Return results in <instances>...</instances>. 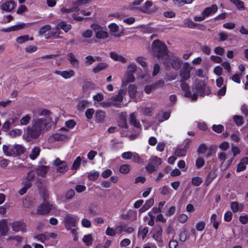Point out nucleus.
<instances>
[{
    "instance_id": "57",
    "label": "nucleus",
    "mask_w": 248,
    "mask_h": 248,
    "mask_svg": "<svg viewBox=\"0 0 248 248\" xmlns=\"http://www.w3.org/2000/svg\"><path fill=\"white\" fill-rule=\"evenodd\" d=\"M156 90L153 84L152 85H146L145 86L144 90L145 93L149 94H150L153 91Z\"/></svg>"
},
{
    "instance_id": "47",
    "label": "nucleus",
    "mask_w": 248,
    "mask_h": 248,
    "mask_svg": "<svg viewBox=\"0 0 248 248\" xmlns=\"http://www.w3.org/2000/svg\"><path fill=\"white\" fill-rule=\"evenodd\" d=\"M35 177V174L34 173L33 171L31 170L30 171L26 176V181L25 182H30V184H31V182L34 179Z\"/></svg>"
},
{
    "instance_id": "62",
    "label": "nucleus",
    "mask_w": 248,
    "mask_h": 248,
    "mask_svg": "<svg viewBox=\"0 0 248 248\" xmlns=\"http://www.w3.org/2000/svg\"><path fill=\"white\" fill-rule=\"evenodd\" d=\"M22 131L19 129L12 130L10 132V135L12 137H15L21 134Z\"/></svg>"
},
{
    "instance_id": "43",
    "label": "nucleus",
    "mask_w": 248,
    "mask_h": 248,
    "mask_svg": "<svg viewBox=\"0 0 248 248\" xmlns=\"http://www.w3.org/2000/svg\"><path fill=\"white\" fill-rule=\"evenodd\" d=\"M184 24L185 26L190 28H195L197 24L194 23L192 20L189 18H186L185 20Z\"/></svg>"
},
{
    "instance_id": "12",
    "label": "nucleus",
    "mask_w": 248,
    "mask_h": 248,
    "mask_svg": "<svg viewBox=\"0 0 248 248\" xmlns=\"http://www.w3.org/2000/svg\"><path fill=\"white\" fill-rule=\"evenodd\" d=\"M181 87L182 90L185 92V96L186 97L190 98L192 100H196L197 98L196 93H193L192 95L190 93L189 90V86L185 81L181 82Z\"/></svg>"
},
{
    "instance_id": "31",
    "label": "nucleus",
    "mask_w": 248,
    "mask_h": 248,
    "mask_svg": "<svg viewBox=\"0 0 248 248\" xmlns=\"http://www.w3.org/2000/svg\"><path fill=\"white\" fill-rule=\"evenodd\" d=\"M191 142V140L188 139L186 140V143L185 145V146L183 148H178L176 151L175 153L176 154H181V155H183L184 154H186V151L187 150V149L189 148V144Z\"/></svg>"
},
{
    "instance_id": "48",
    "label": "nucleus",
    "mask_w": 248,
    "mask_h": 248,
    "mask_svg": "<svg viewBox=\"0 0 248 248\" xmlns=\"http://www.w3.org/2000/svg\"><path fill=\"white\" fill-rule=\"evenodd\" d=\"M34 237L42 243H44L46 240L48 239V236L46 235V232L39 234L35 236Z\"/></svg>"
},
{
    "instance_id": "53",
    "label": "nucleus",
    "mask_w": 248,
    "mask_h": 248,
    "mask_svg": "<svg viewBox=\"0 0 248 248\" xmlns=\"http://www.w3.org/2000/svg\"><path fill=\"white\" fill-rule=\"evenodd\" d=\"M140 111L144 114L150 116L151 115L152 111L153 110L152 108L142 107L140 108Z\"/></svg>"
},
{
    "instance_id": "1",
    "label": "nucleus",
    "mask_w": 248,
    "mask_h": 248,
    "mask_svg": "<svg viewBox=\"0 0 248 248\" xmlns=\"http://www.w3.org/2000/svg\"><path fill=\"white\" fill-rule=\"evenodd\" d=\"M50 121V112L48 110L39 109L33 111L31 125L25 131L26 139L30 140L38 138Z\"/></svg>"
},
{
    "instance_id": "4",
    "label": "nucleus",
    "mask_w": 248,
    "mask_h": 248,
    "mask_svg": "<svg viewBox=\"0 0 248 248\" xmlns=\"http://www.w3.org/2000/svg\"><path fill=\"white\" fill-rule=\"evenodd\" d=\"M48 194L46 191H44L43 195L44 202L37 207L36 213L38 215H46L49 213L51 209L52 205L50 204L46 201Z\"/></svg>"
},
{
    "instance_id": "45",
    "label": "nucleus",
    "mask_w": 248,
    "mask_h": 248,
    "mask_svg": "<svg viewBox=\"0 0 248 248\" xmlns=\"http://www.w3.org/2000/svg\"><path fill=\"white\" fill-rule=\"evenodd\" d=\"M77 10H78L76 7H73L72 8H66L64 7H62L61 9V12L63 15H67Z\"/></svg>"
},
{
    "instance_id": "27",
    "label": "nucleus",
    "mask_w": 248,
    "mask_h": 248,
    "mask_svg": "<svg viewBox=\"0 0 248 248\" xmlns=\"http://www.w3.org/2000/svg\"><path fill=\"white\" fill-rule=\"evenodd\" d=\"M205 84L203 82H200L198 84H197L195 86V89L196 90L197 96H203L204 95V91L205 89Z\"/></svg>"
},
{
    "instance_id": "35",
    "label": "nucleus",
    "mask_w": 248,
    "mask_h": 248,
    "mask_svg": "<svg viewBox=\"0 0 248 248\" xmlns=\"http://www.w3.org/2000/svg\"><path fill=\"white\" fill-rule=\"evenodd\" d=\"M130 123L131 124L133 125L136 127H140V122L137 121L136 120V115L135 113H132L130 116Z\"/></svg>"
},
{
    "instance_id": "54",
    "label": "nucleus",
    "mask_w": 248,
    "mask_h": 248,
    "mask_svg": "<svg viewBox=\"0 0 248 248\" xmlns=\"http://www.w3.org/2000/svg\"><path fill=\"white\" fill-rule=\"evenodd\" d=\"M207 149V146L204 143L201 144L199 146L197 152L199 154H203L205 153Z\"/></svg>"
},
{
    "instance_id": "2",
    "label": "nucleus",
    "mask_w": 248,
    "mask_h": 248,
    "mask_svg": "<svg viewBox=\"0 0 248 248\" xmlns=\"http://www.w3.org/2000/svg\"><path fill=\"white\" fill-rule=\"evenodd\" d=\"M152 49L154 54L158 58L164 56L168 57L166 55L167 48L166 45L158 40L153 42Z\"/></svg>"
},
{
    "instance_id": "50",
    "label": "nucleus",
    "mask_w": 248,
    "mask_h": 248,
    "mask_svg": "<svg viewBox=\"0 0 248 248\" xmlns=\"http://www.w3.org/2000/svg\"><path fill=\"white\" fill-rule=\"evenodd\" d=\"M11 31H16L21 30L23 28L27 27V26L24 23H21L10 27Z\"/></svg>"
},
{
    "instance_id": "63",
    "label": "nucleus",
    "mask_w": 248,
    "mask_h": 248,
    "mask_svg": "<svg viewBox=\"0 0 248 248\" xmlns=\"http://www.w3.org/2000/svg\"><path fill=\"white\" fill-rule=\"evenodd\" d=\"M29 40V36H21L17 38L16 41L19 44H22Z\"/></svg>"
},
{
    "instance_id": "42",
    "label": "nucleus",
    "mask_w": 248,
    "mask_h": 248,
    "mask_svg": "<svg viewBox=\"0 0 248 248\" xmlns=\"http://www.w3.org/2000/svg\"><path fill=\"white\" fill-rule=\"evenodd\" d=\"M215 173L213 172H210L208 174L205 181V185L206 186H208L215 179Z\"/></svg>"
},
{
    "instance_id": "61",
    "label": "nucleus",
    "mask_w": 248,
    "mask_h": 248,
    "mask_svg": "<svg viewBox=\"0 0 248 248\" xmlns=\"http://www.w3.org/2000/svg\"><path fill=\"white\" fill-rule=\"evenodd\" d=\"M93 34V31L90 29H88L83 32L82 35V36L85 38H91Z\"/></svg>"
},
{
    "instance_id": "58",
    "label": "nucleus",
    "mask_w": 248,
    "mask_h": 248,
    "mask_svg": "<svg viewBox=\"0 0 248 248\" xmlns=\"http://www.w3.org/2000/svg\"><path fill=\"white\" fill-rule=\"evenodd\" d=\"M81 158L78 156L75 161L74 162L73 166H72V170H77L80 166L81 162Z\"/></svg>"
},
{
    "instance_id": "8",
    "label": "nucleus",
    "mask_w": 248,
    "mask_h": 248,
    "mask_svg": "<svg viewBox=\"0 0 248 248\" xmlns=\"http://www.w3.org/2000/svg\"><path fill=\"white\" fill-rule=\"evenodd\" d=\"M78 218L77 217L72 215L70 214H67L64 218V223L66 229L67 230H70L72 227H74L76 226V223L78 221Z\"/></svg>"
},
{
    "instance_id": "59",
    "label": "nucleus",
    "mask_w": 248,
    "mask_h": 248,
    "mask_svg": "<svg viewBox=\"0 0 248 248\" xmlns=\"http://www.w3.org/2000/svg\"><path fill=\"white\" fill-rule=\"evenodd\" d=\"M84 62L86 65H91L94 62V57L91 55H88L85 57Z\"/></svg>"
},
{
    "instance_id": "26",
    "label": "nucleus",
    "mask_w": 248,
    "mask_h": 248,
    "mask_svg": "<svg viewBox=\"0 0 248 248\" xmlns=\"http://www.w3.org/2000/svg\"><path fill=\"white\" fill-rule=\"evenodd\" d=\"M231 208L234 213L241 212L243 209V205L238 202H233L231 204Z\"/></svg>"
},
{
    "instance_id": "25",
    "label": "nucleus",
    "mask_w": 248,
    "mask_h": 248,
    "mask_svg": "<svg viewBox=\"0 0 248 248\" xmlns=\"http://www.w3.org/2000/svg\"><path fill=\"white\" fill-rule=\"evenodd\" d=\"M248 164V157L246 156L241 159L240 162L238 164L237 171H241L245 170L246 165Z\"/></svg>"
},
{
    "instance_id": "23",
    "label": "nucleus",
    "mask_w": 248,
    "mask_h": 248,
    "mask_svg": "<svg viewBox=\"0 0 248 248\" xmlns=\"http://www.w3.org/2000/svg\"><path fill=\"white\" fill-rule=\"evenodd\" d=\"M3 153L5 155H15L14 145H3L2 146Z\"/></svg>"
},
{
    "instance_id": "52",
    "label": "nucleus",
    "mask_w": 248,
    "mask_h": 248,
    "mask_svg": "<svg viewBox=\"0 0 248 248\" xmlns=\"http://www.w3.org/2000/svg\"><path fill=\"white\" fill-rule=\"evenodd\" d=\"M83 241L87 246L91 245L93 241L91 234L85 235L83 238Z\"/></svg>"
},
{
    "instance_id": "33",
    "label": "nucleus",
    "mask_w": 248,
    "mask_h": 248,
    "mask_svg": "<svg viewBox=\"0 0 248 248\" xmlns=\"http://www.w3.org/2000/svg\"><path fill=\"white\" fill-rule=\"evenodd\" d=\"M138 68V67L136 63L134 62H130L127 65L126 71L128 72L135 74L137 71Z\"/></svg>"
},
{
    "instance_id": "30",
    "label": "nucleus",
    "mask_w": 248,
    "mask_h": 248,
    "mask_svg": "<svg viewBox=\"0 0 248 248\" xmlns=\"http://www.w3.org/2000/svg\"><path fill=\"white\" fill-rule=\"evenodd\" d=\"M15 155L23 154L26 152V148L21 144H15L14 145Z\"/></svg>"
},
{
    "instance_id": "19",
    "label": "nucleus",
    "mask_w": 248,
    "mask_h": 248,
    "mask_svg": "<svg viewBox=\"0 0 248 248\" xmlns=\"http://www.w3.org/2000/svg\"><path fill=\"white\" fill-rule=\"evenodd\" d=\"M9 230L6 219H2L0 221V236H4L7 234Z\"/></svg>"
},
{
    "instance_id": "34",
    "label": "nucleus",
    "mask_w": 248,
    "mask_h": 248,
    "mask_svg": "<svg viewBox=\"0 0 248 248\" xmlns=\"http://www.w3.org/2000/svg\"><path fill=\"white\" fill-rule=\"evenodd\" d=\"M48 170L49 168L46 166L39 167L37 170V173L42 177H45Z\"/></svg>"
},
{
    "instance_id": "17",
    "label": "nucleus",
    "mask_w": 248,
    "mask_h": 248,
    "mask_svg": "<svg viewBox=\"0 0 248 248\" xmlns=\"http://www.w3.org/2000/svg\"><path fill=\"white\" fill-rule=\"evenodd\" d=\"M217 9V6L216 4H213L210 7L205 8L202 15H204L205 17H208L216 13Z\"/></svg>"
},
{
    "instance_id": "28",
    "label": "nucleus",
    "mask_w": 248,
    "mask_h": 248,
    "mask_svg": "<svg viewBox=\"0 0 248 248\" xmlns=\"http://www.w3.org/2000/svg\"><path fill=\"white\" fill-rule=\"evenodd\" d=\"M67 59L70 62V63L74 66H78L79 61L73 53H69L68 54Z\"/></svg>"
},
{
    "instance_id": "49",
    "label": "nucleus",
    "mask_w": 248,
    "mask_h": 248,
    "mask_svg": "<svg viewBox=\"0 0 248 248\" xmlns=\"http://www.w3.org/2000/svg\"><path fill=\"white\" fill-rule=\"evenodd\" d=\"M24 185H25L19 191V193L21 195L24 194L31 186V184H30V182H25Z\"/></svg>"
},
{
    "instance_id": "46",
    "label": "nucleus",
    "mask_w": 248,
    "mask_h": 248,
    "mask_svg": "<svg viewBox=\"0 0 248 248\" xmlns=\"http://www.w3.org/2000/svg\"><path fill=\"white\" fill-rule=\"evenodd\" d=\"M202 183V180L200 177L197 176L192 178L191 184L196 186H198Z\"/></svg>"
},
{
    "instance_id": "11",
    "label": "nucleus",
    "mask_w": 248,
    "mask_h": 248,
    "mask_svg": "<svg viewBox=\"0 0 248 248\" xmlns=\"http://www.w3.org/2000/svg\"><path fill=\"white\" fill-rule=\"evenodd\" d=\"M16 6V3L13 0H2L0 2V8L6 12L12 11Z\"/></svg>"
},
{
    "instance_id": "18",
    "label": "nucleus",
    "mask_w": 248,
    "mask_h": 248,
    "mask_svg": "<svg viewBox=\"0 0 248 248\" xmlns=\"http://www.w3.org/2000/svg\"><path fill=\"white\" fill-rule=\"evenodd\" d=\"M51 29V27L49 25H45L40 28L38 32L40 35H44L46 38H48L50 35L49 32Z\"/></svg>"
},
{
    "instance_id": "6",
    "label": "nucleus",
    "mask_w": 248,
    "mask_h": 248,
    "mask_svg": "<svg viewBox=\"0 0 248 248\" xmlns=\"http://www.w3.org/2000/svg\"><path fill=\"white\" fill-rule=\"evenodd\" d=\"M192 67L190 66L189 63L185 62L182 67L180 73V76L181 78L180 81H185L188 79L190 76V72Z\"/></svg>"
},
{
    "instance_id": "24",
    "label": "nucleus",
    "mask_w": 248,
    "mask_h": 248,
    "mask_svg": "<svg viewBox=\"0 0 248 248\" xmlns=\"http://www.w3.org/2000/svg\"><path fill=\"white\" fill-rule=\"evenodd\" d=\"M111 33L115 36H119L121 33L118 26L115 23H111L108 26Z\"/></svg>"
},
{
    "instance_id": "39",
    "label": "nucleus",
    "mask_w": 248,
    "mask_h": 248,
    "mask_svg": "<svg viewBox=\"0 0 248 248\" xmlns=\"http://www.w3.org/2000/svg\"><path fill=\"white\" fill-rule=\"evenodd\" d=\"M106 114L105 112L100 110L96 111L95 114L96 120L99 122H102Z\"/></svg>"
},
{
    "instance_id": "16",
    "label": "nucleus",
    "mask_w": 248,
    "mask_h": 248,
    "mask_svg": "<svg viewBox=\"0 0 248 248\" xmlns=\"http://www.w3.org/2000/svg\"><path fill=\"white\" fill-rule=\"evenodd\" d=\"M54 164L57 166V170L59 172L63 173L66 171V163L65 161H61L57 158L54 161Z\"/></svg>"
},
{
    "instance_id": "10",
    "label": "nucleus",
    "mask_w": 248,
    "mask_h": 248,
    "mask_svg": "<svg viewBox=\"0 0 248 248\" xmlns=\"http://www.w3.org/2000/svg\"><path fill=\"white\" fill-rule=\"evenodd\" d=\"M135 60L143 68L144 72V74L139 75L138 77L140 78H143L145 77V76L149 73V70L147 67V63L146 62V59L143 57L139 56L136 58Z\"/></svg>"
},
{
    "instance_id": "40",
    "label": "nucleus",
    "mask_w": 248,
    "mask_h": 248,
    "mask_svg": "<svg viewBox=\"0 0 248 248\" xmlns=\"http://www.w3.org/2000/svg\"><path fill=\"white\" fill-rule=\"evenodd\" d=\"M232 2L236 7L239 10L245 9L244 3L240 0H232Z\"/></svg>"
},
{
    "instance_id": "15",
    "label": "nucleus",
    "mask_w": 248,
    "mask_h": 248,
    "mask_svg": "<svg viewBox=\"0 0 248 248\" xmlns=\"http://www.w3.org/2000/svg\"><path fill=\"white\" fill-rule=\"evenodd\" d=\"M153 238L158 242H162V229L160 225H157L154 228Z\"/></svg>"
},
{
    "instance_id": "36",
    "label": "nucleus",
    "mask_w": 248,
    "mask_h": 248,
    "mask_svg": "<svg viewBox=\"0 0 248 248\" xmlns=\"http://www.w3.org/2000/svg\"><path fill=\"white\" fill-rule=\"evenodd\" d=\"M76 124V122L73 120H70L68 121H67L65 123V125L66 127H62L61 130H65L66 131H68V129H71L73 128Z\"/></svg>"
},
{
    "instance_id": "9",
    "label": "nucleus",
    "mask_w": 248,
    "mask_h": 248,
    "mask_svg": "<svg viewBox=\"0 0 248 248\" xmlns=\"http://www.w3.org/2000/svg\"><path fill=\"white\" fill-rule=\"evenodd\" d=\"M164 64L167 67L171 66L173 69L177 70L180 67L181 61L177 57L173 56L171 58H167L164 62Z\"/></svg>"
},
{
    "instance_id": "32",
    "label": "nucleus",
    "mask_w": 248,
    "mask_h": 248,
    "mask_svg": "<svg viewBox=\"0 0 248 248\" xmlns=\"http://www.w3.org/2000/svg\"><path fill=\"white\" fill-rule=\"evenodd\" d=\"M119 125L122 127H127L126 114L122 113L119 117Z\"/></svg>"
},
{
    "instance_id": "5",
    "label": "nucleus",
    "mask_w": 248,
    "mask_h": 248,
    "mask_svg": "<svg viewBox=\"0 0 248 248\" xmlns=\"http://www.w3.org/2000/svg\"><path fill=\"white\" fill-rule=\"evenodd\" d=\"M91 28L95 32V36L98 39L107 38L108 33L104 30L103 28L98 24L94 23L91 25Z\"/></svg>"
},
{
    "instance_id": "22",
    "label": "nucleus",
    "mask_w": 248,
    "mask_h": 248,
    "mask_svg": "<svg viewBox=\"0 0 248 248\" xmlns=\"http://www.w3.org/2000/svg\"><path fill=\"white\" fill-rule=\"evenodd\" d=\"M110 58L115 61H119L122 63H125L127 60L122 55H119L115 52H111L110 53Z\"/></svg>"
},
{
    "instance_id": "14",
    "label": "nucleus",
    "mask_w": 248,
    "mask_h": 248,
    "mask_svg": "<svg viewBox=\"0 0 248 248\" xmlns=\"http://www.w3.org/2000/svg\"><path fill=\"white\" fill-rule=\"evenodd\" d=\"M136 78L134 74L126 71L124 75V78L122 81V85H125V88L127 89V83L129 82H134Z\"/></svg>"
},
{
    "instance_id": "37",
    "label": "nucleus",
    "mask_w": 248,
    "mask_h": 248,
    "mask_svg": "<svg viewBox=\"0 0 248 248\" xmlns=\"http://www.w3.org/2000/svg\"><path fill=\"white\" fill-rule=\"evenodd\" d=\"M153 5V2L151 1H146L144 5L142 6L141 11L145 13H151V11L149 10V8Z\"/></svg>"
},
{
    "instance_id": "64",
    "label": "nucleus",
    "mask_w": 248,
    "mask_h": 248,
    "mask_svg": "<svg viewBox=\"0 0 248 248\" xmlns=\"http://www.w3.org/2000/svg\"><path fill=\"white\" fill-rule=\"evenodd\" d=\"M187 239H188V237L185 230L180 233L179 239L181 241L183 242H185Z\"/></svg>"
},
{
    "instance_id": "13",
    "label": "nucleus",
    "mask_w": 248,
    "mask_h": 248,
    "mask_svg": "<svg viewBox=\"0 0 248 248\" xmlns=\"http://www.w3.org/2000/svg\"><path fill=\"white\" fill-rule=\"evenodd\" d=\"M67 139V136L64 134L55 133L49 138V141L51 142L55 141H63Z\"/></svg>"
},
{
    "instance_id": "44",
    "label": "nucleus",
    "mask_w": 248,
    "mask_h": 248,
    "mask_svg": "<svg viewBox=\"0 0 248 248\" xmlns=\"http://www.w3.org/2000/svg\"><path fill=\"white\" fill-rule=\"evenodd\" d=\"M75 74V72L72 70L69 71H62V77L65 79L70 78L73 77Z\"/></svg>"
},
{
    "instance_id": "56",
    "label": "nucleus",
    "mask_w": 248,
    "mask_h": 248,
    "mask_svg": "<svg viewBox=\"0 0 248 248\" xmlns=\"http://www.w3.org/2000/svg\"><path fill=\"white\" fill-rule=\"evenodd\" d=\"M99 173L98 171H94L92 173H90L88 174V177L90 180L95 181V180L97 179V178L99 176Z\"/></svg>"
},
{
    "instance_id": "7",
    "label": "nucleus",
    "mask_w": 248,
    "mask_h": 248,
    "mask_svg": "<svg viewBox=\"0 0 248 248\" xmlns=\"http://www.w3.org/2000/svg\"><path fill=\"white\" fill-rule=\"evenodd\" d=\"M162 163L161 159L155 156L149 160L148 165L146 167V170L152 173L156 170V167Z\"/></svg>"
},
{
    "instance_id": "51",
    "label": "nucleus",
    "mask_w": 248,
    "mask_h": 248,
    "mask_svg": "<svg viewBox=\"0 0 248 248\" xmlns=\"http://www.w3.org/2000/svg\"><path fill=\"white\" fill-rule=\"evenodd\" d=\"M31 119V118L29 115H26L21 119L20 121V124L23 125H27L30 122Z\"/></svg>"
},
{
    "instance_id": "60",
    "label": "nucleus",
    "mask_w": 248,
    "mask_h": 248,
    "mask_svg": "<svg viewBox=\"0 0 248 248\" xmlns=\"http://www.w3.org/2000/svg\"><path fill=\"white\" fill-rule=\"evenodd\" d=\"M148 232V229L147 227H145L143 229H141V228H140L139 230V234H142V239H144L146 237V235Z\"/></svg>"
},
{
    "instance_id": "55",
    "label": "nucleus",
    "mask_w": 248,
    "mask_h": 248,
    "mask_svg": "<svg viewBox=\"0 0 248 248\" xmlns=\"http://www.w3.org/2000/svg\"><path fill=\"white\" fill-rule=\"evenodd\" d=\"M233 119L237 125H242L244 123L243 118L242 116L235 115Z\"/></svg>"
},
{
    "instance_id": "21",
    "label": "nucleus",
    "mask_w": 248,
    "mask_h": 248,
    "mask_svg": "<svg viewBox=\"0 0 248 248\" xmlns=\"http://www.w3.org/2000/svg\"><path fill=\"white\" fill-rule=\"evenodd\" d=\"M137 86L135 84H129L127 90H128V94L131 99H135L137 92Z\"/></svg>"
},
{
    "instance_id": "20",
    "label": "nucleus",
    "mask_w": 248,
    "mask_h": 248,
    "mask_svg": "<svg viewBox=\"0 0 248 248\" xmlns=\"http://www.w3.org/2000/svg\"><path fill=\"white\" fill-rule=\"evenodd\" d=\"M12 228L13 231L16 232L20 231L22 232L25 231V226L23 223L21 222H14L12 225Z\"/></svg>"
},
{
    "instance_id": "41",
    "label": "nucleus",
    "mask_w": 248,
    "mask_h": 248,
    "mask_svg": "<svg viewBox=\"0 0 248 248\" xmlns=\"http://www.w3.org/2000/svg\"><path fill=\"white\" fill-rule=\"evenodd\" d=\"M108 64L105 62H101L98 64L93 69V71L95 73H98L102 70L106 68Z\"/></svg>"
},
{
    "instance_id": "29",
    "label": "nucleus",
    "mask_w": 248,
    "mask_h": 248,
    "mask_svg": "<svg viewBox=\"0 0 248 248\" xmlns=\"http://www.w3.org/2000/svg\"><path fill=\"white\" fill-rule=\"evenodd\" d=\"M124 159H131L133 162L139 163L143 164L144 159L141 157L140 156H123Z\"/></svg>"
},
{
    "instance_id": "38",
    "label": "nucleus",
    "mask_w": 248,
    "mask_h": 248,
    "mask_svg": "<svg viewBox=\"0 0 248 248\" xmlns=\"http://www.w3.org/2000/svg\"><path fill=\"white\" fill-rule=\"evenodd\" d=\"M59 28L62 29L65 32H67L71 28L70 24H67L63 21L61 22L56 28V30H59Z\"/></svg>"
},
{
    "instance_id": "3",
    "label": "nucleus",
    "mask_w": 248,
    "mask_h": 248,
    "mask_svg": "<svg viewBox=\"0 0 248 248\" xmlns=\"http://www.w3.org/2000/svg\"><path fill=\"white\" fill-rule=\"evenodd\" d=\"M126 93L127 89L125 88V85H121L118 94L110 98V103L113 106L120 107L121 103L123 100L124 97L126 95Z\"/></svg>"
}]
</instances>
